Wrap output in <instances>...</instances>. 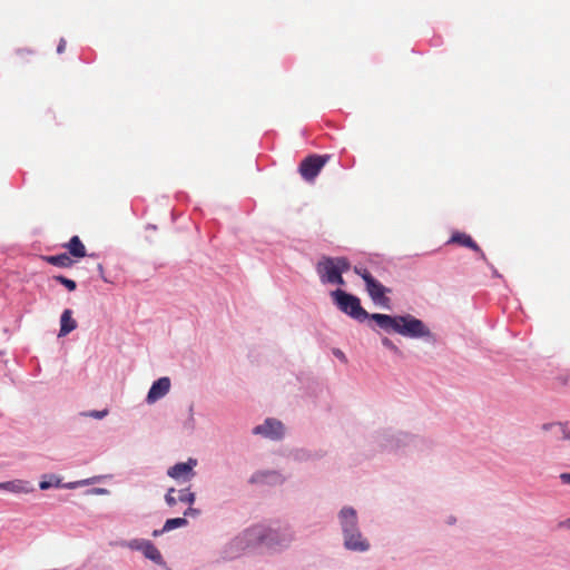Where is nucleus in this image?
<instances>
[{
  "label": "nucleus",
  "instance_id": "393cba45",
  "mask_svg": "<svg viewBox=\"0 0 570 570\" xmlns=\"http://www.w3.org/2000/svg\"><path fill=\"white\" fill-rule=\"evenodd\" d=\"M174 493L175 489L170 488L165 495V501L169 507H174L177 503V499L174 497Z\"/></svg>",
  "mask_w": 570,
  "mask_h": 570
},
{
  "label": "nucleus",
  "instance_id": "5701e85b",
  "mask_svg": "<svg viewBox=\"0 0 570 570\" xmlns=\"http://www.w3.org/2000/svg\"><path fill=\"white\" fill-rule=\"evenodd\" d=\"M178 500L191 505L195 502V493L190 492L189 489L180 490Z\"/></svg>",
  "mask_w": 570,
  "mask_h": 570
},
{
  "label": "nucleus",
  "instance_id": "2f4dec72",
  "mask_svg": "<svg viewBox=\"0 0 570 570\" xmlns=\"http://www.w3.org/2000/svg\"><path fill=\"white\" fill-rule=\"evenodd\" d=\"M560 479H561V481H562L563 483H566V484H570V473H562V474L560 475Z\"/></svg>",
  "mask_w": 570,
  "mask_h": 570
},
{
  "label": "nucleus",
  "instance_id": "4468645a",
  "mask_svg": "<svg viewBox=\"0 0 570 570\" xmlns=\"http://www.w3.org/2000/svg\"><path fill=\"white\" fill-rule=\"evenodd\" d=\"M449 243H454V244H459L461 246H464V247H468V248H471L472 250L476 252V253H480V255L482 257H484V254L483 252L481 250V248L479 247V245L472 239V237L465 233H454Z\"/></svg>",
  "mask_w": 570,
  "mask_h": 570
},
{
  "label": "nucleus",
  "instance_id": "2eb2a0df",
  "mask_svg": "<svg viewBox=\"0 0 570 570\" xmlns=\"http://www.w3.org/2000/svg\"><path fill=\"white\" fill-rule=\"evenodd\" d=\"M250 482L275 484L282 482V478L274 471H259L252 475Z\"/></svg>",
  "mask_w": 570,
  "mask_h": 570
},
{
  "label": "nucleus",
  "instance_id": "7c9ffc66",
  "mask_svg": "<svg viewBox=\"0 0 570 570\" xmlns=\"http://www.w3.org/2000/svg\"><path fill=\"white\" fill-rule=\"evenodd\" d=\"M31 53H32V52H31V51H29V50H18V51H17V56H18L19 58H21V59H24V57H26V56H29V55H31Z\"/></svg>",
  "mask_w": 570,
  "mask_h": 570
},
{
  "label": "nucleus",
  "instance_id": "c9c22d12",
  "mask_svg": "<svg viewBox=\"0 0 570 570\" xmlns=\"http://www.w3.org/2000/svg\"><path fill=\"white\" fill-rule=\"evenodd\" d=\"M98 269H99V271H100V273L102 274L104 268H102V265H101V264H99V265H98Z\"/></svg>",
  "mask_w": 570,
  "mask_h": 570
},
{
  "label": "nucleus",
  "instance_id": "bb28decb",
  "mask_svg": "<svg viewBox=\"0 0 570 570\" xmlns=\"http://www.w3.org/2000/svg\"><path fill=\"white\" fill-rule=\"evenodd\" d=\"M353 269H354V273L357 274L358 276H361L364 282H365V278H367V276L373 277L372 274L366 268L355 266Z\"/></svg>",
  "mask_w": 570,
  "mask_h": 570
},
{
  "label": "nucleus",
  "instance_id": "a211bd4d",
  "mask_svg": "<svg viewBox=\"0 0 570 570\" xmlns=\"http://www.w3.org/2000/svg\"><path fill=\"white\" fill-rule=\"evenodd\" d=\"M43 259L53 265L61 268H69L73 265V259L70 257L69 254L62 253L59 255H50V256H43Z\"/></svg>",
  "mask_w": 570,
  "mask_h": 570
},
{
  "label": "nucleus",
  "instance_id": "1a4fd4ad",
  "mask_svg": "<svg viewBox=\"0 0 570 570\" xmlns=\"http://www.w3.org/2000/svg\"><path fill=\"white\" fill-rule=\"evenodd\" d=\"M344 546L348 550L361 552L366 551L370 548L367 540L363 538L358 528L344 537Z\"/></svg>",
  "mask_w": 570,
  "mask_h": 570
},
{
  "label": "nucleus",
  "instance_id": "f704fd0d",
  "mask_svg": "<svg viewBox=\"0 0 570 570\" xmlns=\"http://www.w3.org/2000/svg\"><path fill=\"white\" fill-rule=\"evenodd\" d=\"M563 524H564L567 528H569V529H570V518H569L568 520H566Z\"/></svg>",
  "mask_w": 570,
  "mask_h": 570
},
{
  "label": "nucleus",
  "instance_id": "423d86ee",
  "mask_svg": "<svg viewBox=\"0 0 570 570\" xmlns=\"http://www.w3.org/2000/svg\"><path fill=\"white\" fill-rule=\"evenodd\" d=\"M365 285H366V292L371 299L383 307L389 308L390 307V298L386 296L387 293L391 292L390 288L382 285L379 281H376L374 277L365 278Z\"/></svg>",
  "mask_w": 570,
  "mask_h": 570
},
{
  "label": "nucleus",
  "instance_id": "412c9836",
  "mask_svg": "<svg viewBox=\"0 0 570 570\" xmlns=\"http://www.w3.org/2000/svg\"><path fill=\"white\" fill-rule=\"evenodd\" d=\"M187 524V520L185 518H173L168 519L163 528V531H170L176 528L185 527Z\"/></svg>",
  "mask_w": 570,
  "mask_h": 570
},
{
  "label": "nucleus",
  "instance_id": "4be33fe9",
  "mask_svg": "<svg viewBox=\"0 0 570 570\" xmlns=\"http://www.w3.org/2000/svg\"><path fill=\"white\" fill-rule=\"evenodd\" d=\"M53 279L58 283H60L61 285H63L68 291L72 292L76 289L77 285H76V282L70 279V278H67L62 275H58V276H55Z\"/></svg>",
  "mask_w": 570,
  "mask_h": 570
},
{
  "label": "nucleus",
  "instance_id": "72a5a7b5",
  "mask_svg": "<svg viewBox=\"0 0 570 570\" xmlns=\"http://www.w3.org/2000/svg\"><path fill=\"white\" fill-rule=\"evenodd\" d=\"M164 532H165V531H163V529H161V530H155V531L153 532V535H154V537H157V535H159V534H161V533H164Z\"/></svg>",
  "mask_w": 570,
  "mask_h": 570
},
{
  "label": "nucleus",
  "instance_id": "6e6552de",
  "mask_svg": "<svg viewBox=\"0 0 570 570\" xmlns=\"http://www.w3.org/2000/svg\"><path fill=\"white\" fill-rule=\"evenodd\" d=\"M170 390V380L168 377H160L155 381L147 394V403L153 404L159 399L164 397Z\"/></svg>",
  "mask_w": 570,
  "mask_h": 570
},
{
  "label": "nucleus",
  "instance_id": "c85d7f7f",
  "mask_svg": "<svg viewBox=\"0 0 570 570\" xmlns=\"http://www.w3.org/2000/svg\"><path fill=\"white\" fill-rule=\"evenodd\" d=\"M66 49V40L65 39H60V42L57 47V51L58 53H62Z\"/></svg>",
  "mask_w": 570,
  "mask_h": 570
},
{
  "label": "nucleus",
  "instance_id": "9b49d317",
  "mask_svg": "<svg viewBox=\"0 0 570 570\" xmlns=\"http://www.w3.org/2000/svg\"><path fill=\"white\" fill-rule=\"evenodd\" d=\"M340 521L344 537L357 529V515L353 508H343L340 512Z\"/></svg>",
  "mask_w": 570,
  "mask_h": 570
},
{
  "label": "nucleus",
  "instance_id": "f3484780",
  "mask_svg": "<svg viewBox=\"0 0 570 570\" xmlns=\"http://www.w3.org/2000/svg\"><path fill=\"white\" fill-rule=\"evenodd\" d=\"M68 249L69 255L76 258H82L86 256V247L78 236H72L70 240L63 245Z\"/></svg>",
  "mask_w": 570,
  "mask_h": 570
},
{
  "label": "nucleus",
  "instance_id": "f257e3e1",
  "mask_svg": "<svg viewBox=\"0 0 570 570\" xmlns=\"http://www.w3.org/2000/svg\"><path fill=\"white\" fill-rule=\"evenodd\" d=\"M368 318L373 320L377 326L386 332H394L412 338L432 336L429 327L421 320L412 315L391 316L375 313L370 314Z\"/></svg>",
  "mask_w": 570,
  "mask_h": 570
},
{
  "label": "nucleus",
  "instance_id": "a878e982",
  "mask_svg": "<svg viewBox=\"0 0 570 570\" xmlns=\"http://www.w3.org/2000/svg\"><path fill=\"white\" fill-rule=\"evenodd\" d=\"M353 269H354V273L357 274L358 276H361L364 282H365V278H367V276L373 277L372 274L366 268L355 266Z\"/></svg>",
  "mask_w": 570,
  "mask_h": 570
},
{
  "label": "nucleus",
  "instance_id": "c756f323",
  "mask_svg": "<svg viewBox=\"0 0 570 570\" xmlns=\"http://www.w3.org/2000/svg\"><path fill=\"white\" fill-rule=\"evenodd\" d=\"M334 355L343 362L347 361L345 354L341 350H335Z\"/></svg>",
  "mask_w": 570,
  "mask_h": 570
},
{
  "label": "nucleus",
  "instance_id": "cd10ccee",
  "mask_svg": "<svg viewBox=\"0 0 570 570\" xmlns=\"http://www.w3.org/2000/svg\"><path fill=\"white\" fill-rule=\"evenodd\" d=\"M108 414V410L105 409L102 411H91L87 415L95 419H104Z\"/></svg>",
  "mask_w": 570,
  "mask_h": 570
},
{
  "label": "nucleus",
  "instance_id": "9d476101",
  "mask_svg": "<svg viewBox=\"0 0 570 570\" xmlns=\"http://www.w3.org/2000/svg\"><path fill=\"white\" fill-rule=\"evenodd\" d=\"M130 547L135 548L137 550H140L147 559H149L158 564L163 563V557H161L160 551L150 541H148V540L134 541L130 544Z\"/></svg>",
  "mask_w": 570,
  "mask_h": 570
},
{
  "label": "nucleus",
  "instance_id": "473e14b6",
  "mask_svg": "<svg viewBox=\"0 0 570 570\" xmlns=\"http://www.w3.org/2000/svg\"><path fill=\"white\" fill-rule=\"evenodd\" d=\"M198 511L196 509H193L191 507H189L185 512H184V515H195L197 514Z\"/></svg>",
  "mask_w": 570,
  "mask_h": 570
},
{
  "label": "nucleus",
  "instance_id": "20e7f679",
  "mask_svg": "<svg viewBox=\"0 0 570 570\" xmlns=\"http://www.w3.org/2000/svg\"><path fill=\"white\" fill-rule=\"evenodd\" d=\"M331 296L340 311L347 314L352 318L363 322L368 318L370 314L362 307L357 296L348 294L342 289H335Z\"/></svg>",
  "mask_w": 570,
  "mask_h": 570
},
{
  "label": "nucleus",
  "instance_id": "7ed1b4c3",
  "mask_svg": "<svg viewBox=\"0 0 570 570\" xmlns=\"http://www.w3.org/2000/svg\"><path fill=\"white\" fill-rule=\"evenodd\" d=\"M351 264L345 257H328L324 256L316 264V272L323 284H337L345 285L342 274L348 271Z\"/></svg>",
  "mask_w": 570,
  "mask_h": 570
},
{
  "label": "nucleus",
  "instance_id": "f03ea898",
  "mask_svg": "<svg viewBox=\"0 0 570 570\" xmlns=\"http://www.w3.org/2000/svg\"><path fill=\"white\" fill-rule=\"evenodd\" d=\"M245 537L252 544H261L276 550L289 546L293 540V532L288 527L267 528L257 525L247 530Z\"/></svg>",
  "mask_w": 570,
  "mask_h": 570
},
{
  "label": "nucleus",
  "instance_id": "b1692460",
  "mask_svg": "<svg viewBox=\"0 0 570 570\" xmlns=\"http://www.w3.org/2000/svg\"><path fill=\"white\" fill-rule=\"evenodd\" d=\"M382 344H383L386 348H389L390 351H392L393 353H395V354H397V355H401V354H402V353H401V351H400V348H399V347H397V346H396V345H395V344H394L390 338L384 337V338L382 340Z\"/></svg>",
  "mask_w": 570,
  "mask_h": 570
},
{
  "label": "nucleus",
  "instance_id": "ddd939ff",
  "mask_svg": "<svg viewBox=\"0 0 570 570\" xmlns=\"http://www.w3.org/2000/svg\"><path fill=\"white\" fill-rule=\"evenodd\" d=\"M541 430L543 432H551L556 440H568L570 441V431L567 428V424L562 422H550L543 423L541 425Z\"/></svg>",
  "mask_w": 570,
  "mask_h": 570
},
{
  "label": "nucleus",
  "instance_id": "dca6fc26",
  "mask_svg": "<svg viewBox=\"0 0 570 570\" xmlns=\"http://www.w3.org/2000/svg\"><path fill=\"white\" fill-rule=\"evenodd\" d=\"M77 327V322L72 318L71 309H65L60 317L59 336H66Z\"/></svg>",
  "mask_w": 570,
  "mask_h": 570
},
{
  "label": "nucleus",
  "instance_id": "aec40b11",
  "mask_svg": "<svg viewBox=\"0 0 570 570\" xmlns=\"http://www.w3.org/2000/svg\"><path fill=\"white\" fill-rule=\"evenodd\" d=\"M60 485H61V480L53 474L43 475L42 480L39 483V488L41 490H48L52 487L59 488Z\"/></svg>",
  "mask_w": 570,
  "mask_h": 570
},
{
  "label": "nucleus",
  "instance_id": "39448f33",
  "mask_svg": "<svg viewBox=\"0 0 570 570\" xmlns=\"http://www.w3.org/2000/svg\"><path fill=\"white\" fill-rule=\"evenodd\" d=\"M330 158V155H309L301 161L298 173L304 180L314 181Z\"/></svg>",
  "mask_w": 570,
  "mask_h": 570
},
{
  "label": "nucleus",
  "instance_id": "f8f14e48",
  "mask_svg": "<svg viewBox=\"0 0 570 570\" xmlns=\"http://www.w3.org/2000/svg\"><path fill=\"white\" fill-rule=\"evenodd\" d=\"M197 460L188 459L187 462L177 463L168 470V475L173 479L193 475V469L196 466Z\"/></svg>",
  "mask_w": 570,
  "mask_h": 570
},
{
  "label": "nucleus",
  "instance_id": "0eeeda50",
  "mask_svg": "<svg viewBox=\"0 0 570 570\" xmlns=\"http://www.w3.org/2000/svg\"><path fill=\"white\" fill-rule=\"evenodd\" d=\"M253 432L271 439H281L284 434V426L278 420L267 419L263 424L257 425Z\"/></svg>",
  "mask_w": 570,
  "mask_h": 570
},
{
  "label": "nucleus",
  "instance_id": "6ab92c4d",
  "mask_svg": "<svg viewBox=\"0 0 570 570\" xmlns=\"http://www.w3.org/2000/svg\"><path fill=\"white\" fill-rule=\"evenodd\" d=\"M0 489L14 492V493H21V492H29L30 489L28 488V484L23 481H9V482H2L0 483Z\"/></svg>",
  "mask_w": 570,
  "mask_h": 570
}]
</instances>
